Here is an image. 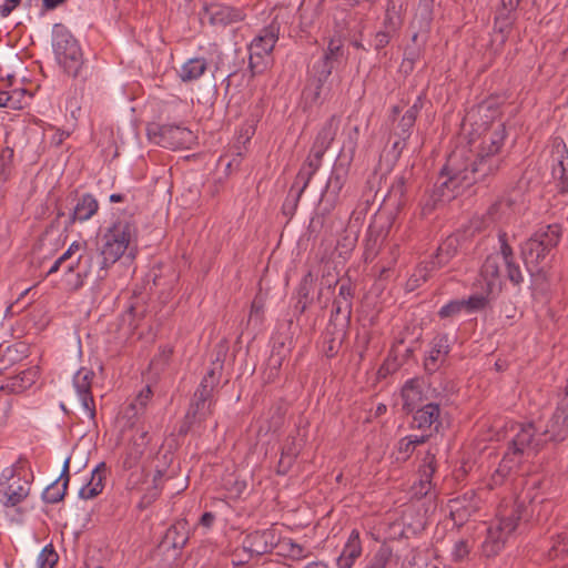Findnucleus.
<instances>
[{
	"mask_svg": "<svg viewBox=\"0 0 568 568\" xmlns=\"http://www.w3.org/2000/svg\"><path fill=\"white\" fill-rule=\"evenodd\" d=\"M505 265L507 268V277L509 278V281L513 282L515 285H519L524 280L519 265L516 264L514 260L505 262Z\"/></svg>",
	"mask_w": 568,
	"mask_h": 568,
	"instance_id": "obj_61",
	"label": "nucleus"
},
{
	"mask_svg": "<svg viewBox=\"0 0 568 568\" xmlns=\"http://www.w3.org/2000/svg\"><path fill=\"white\" fill-rule=\"evenodd\" d=\"M91 261H92L91 254L79 255V256H75V254H74L71 260H69L67 263H64L61 266L67 273H73L75 268L78 270L77 278L71 284L72 291H78L83 286V277H85L88 275L89 270H88V267L82 268V266H83V264H88Z\"/></svg>",
	"mask_w": 568,
	"mask_h": 568,
	"instance_id": "obj_27",
	"label": "nucleus"
},
{
	"mask_svg": "<svg viewBox=\"0 0 568 568\" xmlns=\"http://www.w3.org/2000/svg\"><path fill=\"white\" fill-rule=\"evenodd\" d=\"M31 483L16 474L13 467L2 471L0 480V494L3 496L6 507H14L23 501L30 494Z\"/></svg>",
	"mask_w": 568,
	"mask_h": 568,
	"instance_id": "obj_7",
	"label": "nucleus"
},
{
	"mask_svg": "<svg viewBox=\"0 0 568 568\" xmlns=\"http://www.w3.org/2000/svg\"><path fill=\"white\" fill-rule=\"evenodd\" d=\"M297 453H281V458L277 463L276 474L286 475L292 468Z\"/></svg>",
	"mask_w": 568,
	"mask_h": 568,
	"instance_id": "obj_57",
	"label": "nucleus"
},
{
	"mask_svg": "<svg viewBox=\"0 0 568 568\" xmlns=\"http://www.w3.org/2000/svg\"><path fill=\"white\" fill-rule=\"evenodd\" d=\"M80 243L73 242L69 246V248L58 260H55V262L52 264V266L49 268L45 275L49 276L50 274L58 272L64 263H67L69 260L73 257V255L77 253V251L80 250Z\"/></svg>",
	"mask_w": 568,
	"mask_h": 568,
	"instance_id": "obj_54",
	"label": "nucleus"
},
{
	"mask_svg": "<svg viewBox=\"0 0 568 568\" xmlns=\"http://www.w3.org/2000/svg\"><path fill=\"white\" fill-rule=\"evenodd\" d=\"M59 560V555L57 554L52 544L44 546L38 557V568H53Z\"/></svg>",
	"mask_w": 568,
	"mask_h": 568,
	"instance_id": "obj_51",
	"label": "nucleus"
},
{
	"mask_svg": "<svg viewBox=\"0 0 568 568\" xmlns=\"http://www.w3.org/2000/svg\"><path fill=\"white\" fill-rule=\"evenodd\" d=\"M287 341L292 342L288 337H282L281 335L274 338V343L272 346L271 355L267 359L266 367V382H274L278 376L280 369L284 359L291 352L290 345H287Z\"/></svg>",
	"mask_w": 568,
	"mask_h": 568,
	"instance_id": "obj_16",
	"label": "nucleus"
},
{
	"mask_svg": "<svg viewBox=\"0 0 568 568\" xmlns=\"http://www.w3.org/2000/svg\"><path fill=\"white\" fill-rule=\"evenodd\" d=\"M390 225V214L378 210L367 230L364 244L365 261L373 260L377 255L381 243L386 237Z\"/></svg>",
	"mask_w": 568,
	"mask_h": 568,
	"instance_id": "obj_9",
	"label": "nucleus"
},
{
	"mask_svg": "<svg viewBox=\"0 0 568 568\" xmlns=\"http://www.w3.org/2000/svg\"><path fill=\"white\" fill-rule=\"evenodd\" d=\"M38 378V369L29 368L16 375L11 379L10 389L14 393H21L31 387Z\"/></svg>",
	"mask_w": 568,
	"mask_h": 568,
	"instance_id": "obj_40",
	"label": "nucleus"
},
{
	"mask_svg": "<svg viewBox=\"0 0 568 568\" xmlns=\"http://www.w3.org/2000/svg\"><path fill=\"white\" fill-rule=\"evenodd\" d=\"M470 548L468 541L462 539L455 544L453 557L455 561H462L469 555Z\"/></svg>",
	"mask_w": 568,
	"mask_h": 568,
	"instance_id": "obj_64",
	"label": "nucleus"
},
{
	"mask_svg": "<svg viewBox=\"0 0 568 568\" xmlns=\"http://www.w3.org/2000/svg\"><path fill=\"white\" fill-rule=\"evenodd\" d=\"M458 250V239L448 236L437 248L436 253L429 261L430 270H437L446 265L456 254Z\"/></svg>",
	"mask_w": 568,
	"mask_h": 568,
	"instance_id": "obj_25",
	"label": "nucleus"
},
{
	"mask_svg": "<svg viewBox=\"0 0 568 568\" xmlns=\"http://www.w3.org/2000/svg\"><path fill=\"white\" fill-rule=\"evenodd\" d=\"M155 143L166 149H183L193 140V133L187 128L164 124L153 133Z\"/></svg>",
	"mask_w": 568,
	"mask_h": 568,
	"instance_id": "obj_13",
	"label": "nucleus"
},
{
	"mask_svg": "<svg viewBox=\"0 0 568 568\" xmlns=\"http://www.w3.org/2000/svg\"><path fill=\"white\" fill-rule=\"evenodd\" d=\"M353 308L346 303L333 302L329 321L326 327L333 328L336 333L348 332Z\"/></svg>",
	"mask_w": 568,
	"mask_h": 568,
	"instance_id": "obj_23",
	"label": "nucleus"
},
{
	"mask_svg": "<svg viewBox=\"0 0 568 568\" xmlns=\"http://www.w3.org/2000/svg\"><path fill=\"white\" fill-rule=\"evenodd\" d=\"M305 190L306 187L301 184H295V182L292 184L288 194L282 205V213L285 216L292 217L295 214L301 196Z\"/></svg>",
	"mask_w": 568,
	"mask_h": 568,
	"instance_id": "obj_39",
	"label": "nucleus"
},
{
	"mask_svg": "<svg viewBox=\"0 0 568 568\" xmlns=\"http://www.w3.org/2000/svg\"><path fill=\"white\" fill-rule=\"evenodd\" d=\"M165 538H172V547L175 549L183 548L187 541V537L185 535L179 534L176 526H172L168 529Z\"/></svg>",
	"mask_w": 568,
	"mask_h": 568,
	"instance_id": "obj_60",
	"label": "nucleus"
},
{
	"mask_svg": "<svg viewBox=\"0 0 568 568\" xmlns=\"http://www.w3.org/2000/svg\"><path fill=\"white\" fill-rule=\"evenodd\" d=\"M94 376V372L87 367H81L73 376V385L77 389L82 407L91 419L95 417V404L91 390Z\"/></svg>",
	"mask_w": 568,
	"mask_h": 568,
	"instance_id": "obj_14",
	"label": "nucleus"
},
{
	"mask_svg": "<svg viewBox=\"0 0 568 568\" xmlns=\"http://www.w3.org/2000/svg\"><path fill=\"white\" fill-rule=\"evenodd\" d=\"M515 201L509 196H503L496 200L487 210V216L491 221L500 220L505 214L513 211Z\"/></svg>",
	"mask_w": 568,
	"mask_h": 568,
	"instance_id": "obj_41",
	"label": "nucleus"
},
{
	"mask_svg": "<svg viewBox=\"0 0 568 568\" xmlns=\"http://www.w3.org/2000/svg\"><path fill=\"white\" fill-rule=\"evenodd\" d=\"M358 138H359V128L355 125L352 128L348 133L347 138L344 141V144L339 151V154L337 158H342V160H348L353 161L355 151L358 144Z\"/></svg>",
	"mask_w": 568,
	"mask_h": 568,
	"instance_id": "obj_42",
	"label": "nucleus"
},
{
	"mask_svg": "<svg viewBox=\"0 0 568 568\" xmlns=\"http://www.w3.org/2000/svg\"><path fill=\"white\" fill-rule=\"evenodd\" d=\"M277 548L278 555L288 556L292 559H301L304 557V548L290 538L281 537V541L277 545Z\"/></svg>",
	"mask_w": 568,
	"mask_h": 568,
	"instance_id": "obj_49",
	"label": "nucleus"
},
{
	"mask_svg": "<svg viewBox=\"0 0 568 568\" xmlns=\"http://www.w3.org/2000/svg\"><path fill=\"white\" fill-rule=\"evenodd\" d=\"M554 148L557 152H561V156L558 160L557 166L554 168L552 174L558 181V192L566 194L568 193V150L564 141L558 139L555 140Z\"/></svg>",
	"mask_w": 568,
	"mask_h": 568,
	"instance_id": "obj_21",
	"label": "nucleus"
},
{
	"mask_svg": "<svg viewBox=\"0 0 568 568\" xmlns=\"http://www.w3.org/2000/svg\"><path fill=\"white\" fill-rule=\"evenodd\" d=\"M395 31H389L388 29L381 30L376 32L375 39H374V48L376 51H381L384 49L388 43L390 42V39L393 34H395Z\"/></svg>",
	"mask_w": 568,
	"mask_h": 568,
	"instance_id": "obj_59",
	"label": "nucleus"
},
{
	"mask_svg": "<svg viewBox=\"0 0 568 568\" xmlns=\"http://www.w3.org/2000/svg\"><path fill=\"white\" fill-rule=\"evenodd\" d=\"M136 237L138 227L132 216L119 217L104 234L105 243L98 256L101 258V270L114 264L126 250H131L133 256L130 245Z\"/></svg>",
	"mask_w": 568,
	"mask_h": 568,
	"instance_id": "obj_4",
	"label": "nucleus"
},
{
	"mask_svg": "<svg viewBox=\"0 0 568 568\" xmlns=\"http://www.w3.org/2000/svg\"><path fill=\"white\" fill-rule=\"evenodd\" d=\"M567 437L568 399H562L542 432L538 433L534 423L518 425V430L509 440L507 450L493 475L494 483L501 484L514 469L520 466L524 458L530 456L531 453L536 455L548 443L557 445L565 442Z\"/></svg>",
	"mask_w": 568,
	"mask_h": 568,
	"instance_id": "obj_2",
	"label": "nucleus"
},
{
	"mask_svg": "<svg viewBox=\"0 0 568 568\" xmlns=\"http://www.w3.org/2000/svg\"><path fill=\"white\" fill-rule=\"evenodd\" d=\"M281 541V534L272 526L264 530H255L245 536L243 550L250 556H262L272 552Z\"/></svg>",
	"mask_w": 568,
	"mask_h": 568,
	"instance_id": "obj_11",
	"label": "nucleus"
},
{
	"mask_svg": "<svg viewBox=\"0 0 568 568\" xmlns=\"http://www.w3.org/2000/svg\"><path fill=\"white\" fill-rule=\"evenodd\" d=\"M314 275L310 271L301 280L297 287V298L313 302L312 292L314 286Z\"/></svg>",
	"mask_w": 568,
	"mask_h": 568,
	"instance_id": "obj_52",
	"label": "nucleus"
},
{
	"mask_svg": "<svg viewBox=\"0 0 568 568\" xmlns=\"http://www.w3.org/2000/svg\"><path fill=\"white\" fill-rule=\"evenodd\" d=\"M335 65H328L327 62H315L311 75L307 79V84L304 89L306 99L312 103H317L321 99H326L331 88L326 85Z\"/></svg>",
	"mask_w": 568,
	"mask_h": 568,
	"instance_id": "obj_10",
	"label": "nucleus"
},
{
	"mask_svg": "<svg viewBox=\"0 0 568 568\" xmlns=\"http://www.w3.org/2000/svg\"><path fill=\"white\" fill-rule=\"evenodd\" d=\"M362 555V541L359 538V531L353 529L348 536L346 544L344 545L343 551L339 557L345 558L349 561H356Z\"/></svg>",
	"mask_w": 568,
	"mask_h": 568,
	"instance_id": "obj_38",
	"label": "nucleus"
},
{
	"mask_svg": "<svg viewBox=\"0 0 568 568\" xmlns=\"http://www.w3.org/2000/svg\"><path fill=\"white\" fill-rule=\"evenodd\" d=\"M207 63L203 58L190 59L181 70L182 81H192L199 79L206 70Z\"/></svg>",
	"mask_w": 568,
	"mask_h": 568,
	"instance_id": "obj_37",
	"label": "nucleus"
},
{
	"mask_svg": "<svg viewBox=\"0 0 568 568\" xmlns=\"http://www.w3.org/2000/svg\"><path fill=\"white\" fill-rule=\"evenodd\" d=\"M561 237L559 224H550L538 229L520 247L521 257L527 271L537 280H546L544 268L551 261Z\"/></svg>",
	"mask_w": 568,
	"mask_h": 568,
	"instance_id": "obj_3",
	"label": "nucleus"
},
{
	"mask_svg": "<svg viewBox=\"0 0 568 568\" xmlns=\"http://www.w3.org/2000/svg\"><path fill=\"white\" fill-rule=\"evenodd\" d=\"M464 308L467 312H477L484 310L488 305V297L485 295H470L468 298H463Z\"/></svg>",
	"mask_w": 568,
	"mask_h": 568,
	"instance_id": "obj_55",
	"label": "nucleus"
},
{
	"mask_svg": "<svg viewBox=\"0 0 568 568\" xmlns=\"http://www.w3.org/2000/svg\"><path fill=\"white\" fill-rule=\"evenodd\" d=\"M406 182L407 179L405 175H400L396 178V180L392 183L384 202L386 204H390L392 206L399 209L404 205V197L406 194Z\"/></svg>",
	"mask_w": 568,
	"mask_h": 568,
	"instance_id": "obj_36",
	"label": "nucleus"
},
{
	"mask_svg": "<svg viewBox=\"0 0 568 568\" xmlns=\"http://www.w3.org/2000/svg\"><path fill=\"white\" fill-rule=\"evenodd\" d=\"M152 396V390L150 386H146L143 390L139 393V395L134 398V400L126 407L125 416L128 418H132L136 416L140 412H142L150 400Z\"/></svg>",
	"mask_w": 568,
	"mask_h": 568,
	"instance_id": "obj_45",
	"label": "nucleus"
},
{
	"mask_svg": "<svg viewBox=\"0 0 568 568\" xmlns=\"http://www.w3.org/2000/svg\"><path fill=\"white\" fill-rule=\"evenodd\" d=\"M498 240L500 242V253L503 255L504 262L514 260V252H513L511 246L508 244L507 233L500 232L498 234Z\"/></svg>",
	"mask_w": 568,
	"mask_h": 568,
	"instance_id": "obj_63",
	"label": "nucleus"
},
{
	"mask_svg": "<svg viewBox=\"0 0 568 568\" xmlns=\"http://www.w3.org/2000/svg\"><path fill=\"white\" fill-rule=\"evenodd\" d=\"M480 275L486 282L487 290L491 292L500 276V264L498 255H489L486 257L480 268Z\"/></svg>",
	"mask_w": 568,
	"mask_h": 568,
	"instance_id": "obj_34",
	"label": "nucleus"
},
{
	"mask_svg": "<svg viewBox=\"0 0 568 568\" xmlns=\"http://www.w3.org/2000/svg\"><path fill=\"white\" fill-rule=\"evenodd\" d=\"M338 285V293L334 297L335 303H346L347 307L353 308V300L355 296V286L352 284L349 278H342L335 282Z\"/></svg>",
	"mask_w": 568,
	"mask_h": 568,
	"instance_id": "obj_43",
	"label": "nucleus"
},
{
	"mask_svg": "<svg viewBox=\"0 0 568 568\" xmlns=\"http://www.w3.org/2000/svg\"><path fill=\"white\" fill-rule=\"evenodd\" d=\"M471 130L467 132L469 144L479 142L476 153L465 155L464 151L452 152L440 170V179H445L439 186H435L425 201L423 212H432L437 202L450 200L459 187H469L477 183L489 184L499 172L504 163L500 156L507 132L501 122L488 123L483 121L470 122Z\"/></svg>",
	"mask_w": 568,
	"mask_h": 568,
	"instance_id": "obj_1",
	"label": "nucleus"
},
{
	"mask_svg": "<svg viewBox=\"0 0 568 568\" xmlns=\"http://www.w3.org/2000/svg\"><path fill=\"white\" fill-rule=\"evenodd\" d=\"M207 12L210 13V22L213 26L226 27L240 22L245 18V13L242 9L225 4H211L207 8Z\"/></svg>",
	"mask_w": 568,
	"mask_h": 568,
	"instance_id": "obj_19",
	"label": "nucleus"
},
{
	"mask_svg": "<svg viewBox=\"0 0 568 568\" xmlns=\"http://www.w3.org/2000/svg\"><path fill=\"white\" fill-rule=\"evenodd\" d=\"M352 162L353 161L342 160V158H337L324 189L320 191L318 204H328L327 211L335 206L339 193L347 180Z\"/></svg>",
	"mask_w": 568,
	"mask_h": 568,
	"instance_id": "obj_8",
	"label": "nucleus"
},
{
	"mask_svg": "<svg viewBox=\"0 0 568 568\" xmlns=\"http://www.w3.org/2000/svg\"><path fill=\"white\" fill-rule=\"evenodd\" d=\"M347 335V332L336 333L333 328L326 327L323 333L322 352L327 358L335 357Z\"/></svg>",
	"mask_w": 568,
	"mask_h": 568,
	"instance_id": "obj_31",
	"label": "nucleus"
},
{
	"mask_svg": "<svg viewBox=\"0 0 568 568\" xmlns=\"http://www.w3.org/2000/svg\"><path fill=\"white\" fill-rule=\"evenodd\" d=\"M427 37L420 36L416 43L412 42L404 50V59L400 64V70L405 74H409L415 69V63L423 57Z\"/></svg>",
	"mask_w": 568,
	"mask_h": 568,
	"instance_id": "obj_26",
	"label": "nucleus"
},
{
	"mask_svg": "<svg viewBox=\"0 0 568 568\" xmlns=\"http://www.w3.org/2000/svg\"><path fill=\"white\" fill-rule=\"evenodd\" d=\"M324 154V152L311 148V151L305 162L303 163L298 173L295 176V184H301L307 189L312 178L315 175V173L322 165Z\"/></svg>",
	"mask_w": 568,
	"mask_h": 568,
	"instance_id": "obj_20",
	"label": "nucleus"
},
{
	"mask_svg": "<svg viewBox=\"0 0 568 568\" xmlns=\"http://www.w3.org/2000/svg\"><path fill=\"white\" fill-rule=\"evenodd\" d=\"M58 484L59 483L53 481L44 489L42 494L43 501L47 504H57L63 500L67 495L68 487L62 484L61 486H58Z\"/></svg>",
	"mask_w": 568,
	"mask_h": 568,
	"instance_id": "obj_50",
	"label": "nucleus"
},
{
	"mask_svg": "<svg viewBox=\"0 0 568 568\" xmlns=\"http://www.w3.org/2000/svg\"><path fill=\"white\" fill-rule=\"evenodd\" d=\"M392 556V548L387 545H382L364 568H386Z\"/></svg>",
	"mask_w": 568,
	"mask_h": 568,
	"instance_id": "obj_48",
	"label": "nucleus"
},
{
	"mask_svg": "<svg viewBox=\"0 0 568 568\" xmlns=\"http://www.w3.org/2000/svg\"><path fill=\"white\" fill-rule=\"evenodd\" d=\"M341 118L333 114L322 126L320 132L317 133L315 141L312 145V149L318 150L321 152H326L332 142L334 141L337 131L339 129Z\"/></svg>",
	"mask_w": 568,
	"mask_h": 568,
	"instance_id": "obj_22",
	"label": "nucleus"
},
{
	"mask_svg": "<svg viewBox=\"0 0 568 568\" xmlns=\"http://www.w3.org/2000/svg\"><path fill=\"white\" fill-rule=\"evenodd\" d=\"M428 436H420V437H404L398 443V453L402 455L398 456L397 459L407 460L410 456V454L415 450L416 446L419 444H423L427 440Z\"/></svg>",
	"mask_w": 568,
	"mask_h": 568,
	"instance_id": "obj_47",
	"label": "nucleus"
},
{
	"mask_svg": "<svg viewBox=\"0 0 568 568\" xmlns=\"http://www.w3.org/2000/svg\"><path fill=\"white\" fill-rule=\"evenodd\" d=\"M415 122L416 121L413 120L410 115L403 114L397 126L399 132H397L396 135L403 136L404 139H408L410 136V132L413 126L415 125Z\"/></svg>",
	"mask_w": 568,
	"mask_h": 568,
	"instance_id": "obj_62",
	"label": "nucleus"
},
{
	"mask_svg": "<svg viewBox=\"0 0 568 568\" xmlns=\"http://www.w3.org/2000/svg\"><path fill=\"white\" fill-rule=\"evenodd\" d=\"M132 302L130 303L125 315L131 318L130 325L133 327L138 326V323H133L135 321L142 320L146 313V306L144 301H140V295H138L136 291L133 292Z\"/></svg>",
	"mask_w": 568,
	"mask_h": 568,
	"instance_id": "obj_46",
	"label": "nucleus"
},
{
	"mask_svg": "<svg viewBox=\"0 0 568 568\" xmlns=\"http://www.w3.org/2000/svg\"><path fill=\"white\" fill-rule=\"evenodd\" d=\"M224 366V354L217 352L215 359L212 361L210 368L201 381V385L214 390L215 386L220 383Z\"/></svg>",
	"mask_w": 568,
	"mask_h": 568,
	"instance_id": "obj_35",
	"label": "nucleus"
},
{
	"mask_svg": "<svg viewBox=\"0 0 568 568\" xmlns=\"http://www.w3.org/2000/svg\"><path fill=\"white\" fill-rule=\"evenodd\" d=\"M435 0H419L409 29L413 31L412 42L416 43L420 36L427 37L432 29L434 20Z\"/></svg>",
	"mask_w": 568,
	"mask_h": 568,
	"instance_id": "obj_15",
	"label": "nucleus"
},
{
	"mask_svg": "<svg viewBox=\"0 0 568 568\" xmlns=\"http://www.w3.org/2000/svg\"><path fill=\"white\" fill-rule=\"evenodd\" d=\"M519 520V510L513 509L509 515L499 518L495 527L488 528L487 538L483 545L486 556H495L500 551L507 537L517 528Z\"/></svg>",
	"mask_w": 568,
	"mask_h": 568,
	"instance_id": "obj_6",
	"label": "nucleus"
},
{
	"mask_svg": "<svg viewBox=\"0 0 568 568\" xmlns=\"http://www.w3.org/2000/svg\"><path fill=\"white\" fill-rule=\"evenodd\" d=\"M403 410L406 414L413 413L423 399V393L417 381H407L402 388Z\"/></svg>",
	"mask_w": 568,
	"mask_h": 568,
	"instance_id": "obj_30",
	"label": "nucleus"
},
{
	"mask_svg": "<svg viewBox=\"0 0 568 568\" xmlns=\"http://www.w3.org/2000/svg\"><path fill=\"white\" fill-rule=\"evenodd\" d=\"M450 352L449 338L447 334H439L432 342L429 355L425 358L424 367L429 374L439 369L446 356Z\"/></svg>",
	"mask_w": 568,
	"mask_h": 568,
	"instance_id": "obj_17",
	"label": "nucleus"
},
{
	"mask_svg": "<svg viewBox=\"0 0 568 568\" xmlns=\"http://www.w3.org/2000/svg\"><path fill=\"white\" fill-rule=\"evenodd\" d=\"M439 413L440 408L438 404L428 403L422 408L416 409L414 414V422L417 424L418 428H425L435 425V429L438 430L440 425V422H438Z\"/></svg>",
	"mask_w": 568,
	"mask_h": 568,
	"instance_id": "obj_28",
	"label": "nucleus"
},
{
	"mask_svg": "<svg viewBox=\"0 0 568 568\" xmlns=\"http://www.w3.org/2000/svg\"><path fill=\"white\" fill-rule=\"evenodd\" d=\"M53 50L64 72L77 79L82 75L83 57L81 48L71 32L61 23L53 27Z\"/></svg>",
	"mask_w": 568,
	"mask_h": 568,
	"instance_id": "obj_5",
	"label": "nucleus"
},
{
	"mask_svg": "<svg viewBox=\"0 0 568 568\" xmlns=\"http://www.w3.org/2000/svg\"><path fill=\"white\" fill-rule=\"evenodd\" d=\"M343 55L344 50L342 40L339 38H332L329 39L327 48L318 62H327L328 65H335Z\"/></svg>",
	"mask_w": 568,
	"mask_h": 568,
	"instance_id": "obj_44",
	"label": "nucleus"
},
{
	"mask_svg": "<svg viewBox=\"0 0 568 568\" xmlns=\"http://www.w3.org/2000/svg\"><path fill=\"white\" fill-rule=\"evenodd\" d=\"M435 455L427 453L422 466V478L418 485L413 486V494L416 498H423L428 495L432 488V477L435 474Z\"/></svg>",
	"mask_w": 568,
	"mask_h": 568,
	"instance_id": "obj_24",
	"label": "nucleus"
},
{
	"mask_svg": "<svg viewBox=\"0 0 568 568\" xmlns=\"http://www.w3.org/2000/svg\"><path fill=\"white\" fill-rule=\"evenodd\" d=\"M278 26L271 23L263 28L260 34L252 41L248 47L250 52H255L258 59L264 60V57L272 52L278 39Z\"/></svg>",
	"mask_w": 568,
	"mask_h": 568,
	"instance_id": "obj_18",
	"label": "nucleus"
},
{
	"mask_svg": "<svg viewBox=\"0 0 568 568\" xmlns=\"http://www.w3.org/2000/svg\"><path fill=\"white\" fill-rule=\"evenodd\" d=\"M516 13L497 9L494 19V31L500 36V43L504 44L514 27L516 21Z\"/></svg>",
	"mask_w": 568,
	"mask_h": 568,
	"instance_id": "obj_32",
	"label": "nucleus"
},
{
	"mask_svg": "<svg viewBox=\"0 0 568 568\" xmlns=\"http://www.w3.org/2000/svg\"><path fill=\"white\" fill-rule=\"evenodd\" d=\"M480 499L475 490H468L448 503L450 518L458 526L466 524L479 510Z\"/></svg>",
	"mask_w": 568,
	"mask_h": 568,
	"instance_id": "obj_12",
	"label": "nucleus"
},
{
	"mask_svg": "<svg viewBox=\"0 0 568 568\" xmlns=\"http://www.w3.org/2000/svg\"><path fill=\"white\" fill-rule=\"evenodd\" d=\"M464 304L462 300H454L449 303L445 304L440 310L438 311V316L443 318H449L454 317L458 314H460L464 311Z\"/></svg>",
	"mask_w": 568,
	"mask_h": 568,
	"instance_id": "obj_56",
	"label": "nucleus"
},
{
	"mask_svg": "<svg viewBox=\"0 0 568 568\" xmlns=\"http://www.w3.org/2000/svg\"><path fill=\"white\" fill-rule=\"evenodd\" d=\"M566 555H568V536L558 535L548 550V557L550 559H556Z\"/></svg>",
	"mask_w": 568,
	"mask_h": 568,
	"instance_id": "obj_53",
	"label": "nucleus"
},
{
	"mask_svg": "<svg viewBox=\"0 0 568 568\" xmlns=\"http://www.w3.org/2000/svg\"><path fill=\"white\" fill-rule=\"evenodd\" d=\"M403 0H387L384 28L397 32L403 26Z\"/></svg>",
	"mask_w": 568,
	"mask_h": 568,
	"instance_id": "obj_33",
	"label": "nucleus"
},
{
	"mask_svg": "<svg viewBox=\"0 0 568 568\" xmlns=\"http://www.w3.org/2000/svg\"><path fill=\"white\" fill-rule=\"evenodd\" d=\"M106 465L105 463H100L91 473L90 484L98 488L100 493L103 490V480L105 479Z\"/></svg>",
	"mask_w": 568,
	"mask_h": 568,
	"instance_id": "obj_58",
	"label": "nucleus"
},
{
	"mask_svg": "<svg viewBox=\"0 0 568 568\" xmlns=\"http://www.w3.org/2000/svg\"><path fill=\"white\" fill-rule=\"evenodd\" d=\"M99 209L98 201L91 194L82 195L70 215V223L87 221L93 216Z\"/></svg>",
	"mask_w": 568,
	"mask_h": 568,
	"instance_id": "obj_29",
	"label": "nucleus"
}]
</instances>
